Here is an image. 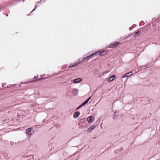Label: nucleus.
<instances>
[{
    "instance_id": "nucleus-1",
    "label": "nucleus",
    "mask_w": 160,
    "mask_h": 160,
    "mask_svg": "<svg viewBox=\"0 0 160 160\" xmlns=\"http://www.w3.org/2000/svg\"><path fill=\"white\" fill-rule=\"evenodd\" d=\"M34 132V130L32 128H29L26 130V134L27 135L30 137L31 135Z\"/></svg>"
},
{
    "instance_id": "nucleus-2",
    "label": "nucleus",
    "mask_w": 160,
    "mask_h": 160,
    "mask_svg": "<svg viewBox=\"0 0 160 160\" xmlns=\"http://www.w3.org/2000/svg\"><path fill=\"white\" fill-rule=\"evenodd\" d=\"M121 43L117 42H113L111 43L108 46L109 48H112L118 46Z\"/></svg>"
},
{
    "instance_id": "nucleus-3",
    "label": "nucleus",
    "mask_w": 160,
    "mask_h": 160,
    "mask_svg": "<svg viewBox=\"0 0 160 160\" xmlns=\"http://www.w3.org/2000/svg\"><path fill=\"white\" fill-rule=\"evenodd\" d=\"M96 55V53H94L93 54L91 55L90 56H88L87 57V58L84 59L83 61H87L89 59H90L91 57H94Z\"/></svg>"
},
{
    "instance_id": "nucleus-4",
    "label": "nucleus",
    "mask_w": 160,
    "mask_h": 160,
    "mask_svg": "<svg viewBox=\"0 0 160 160\" xmlns=\"http://www.w3.org/2000/svg\"><path fill=\"white\" fill-rule=\"evenodd\" d=\"M94 118L92 116H89L87 118V120L89 122H92L94 120Z\"/></svg>"
},
{
    "instance_id": "nucleus-5",
    "label": "nucleus",
    "mask_w": 160,
    "mask_h": 160,
    "mask_svg": "<svg viewBox=\"0 0 160 160\" xmlns=\"http://www.w3.org/2000/svg\"><path fill=\"white\" fill-rule=\"evenodd\" d=\"M115 77V75H113L111 77H110L108 79V82H111L113 80L114 78Z\"/></svg>"
},
{
    "instance_id": "nucleus-6",
    "label": "nucleus",
    "mask_w": 160,
    "mask_h": 160,
    "mask_svg": "<svg viewBox=\"0 0 160 160\" xmlns=\"http://www.w3.org/2000/svg\"><path fill=\"white\" fill-rule=\"evenodd\" d=\"M108 51H107L104 50L100 52L99 55L101 56H103L105 55H106L108 53Z\"/></svg>"
},
{
    "instance_id": "nucleus-7",
    "label": "nucleus",
    "mask_w": 160,
    "mask_h": 160,
    "mask_svg": "<svg viewBox=\"0 0 160 160\" xmlns=\"http://www.w3.org/2000/svg\"><path fill=\"white\" fill-rule=\"evenodd\" d=\"M80 113L79 112H75L73 114V117L74 118H77L80 115Z\"/></svg>"
},
{
    "instance_id": "nucleus-8",
    "label": "nucleus",
    "mask_w": 160,
    "mask_h": 160,
    "mask_svg": "<svg viewBox=\"0 0 160 160\" xmlns=\"http://www.w3.org/2000/svg\"><path fill=\"white\" fill-rule=\"evenodd\" d=\"M96 127L95 125L92 126L90 128H88V132H90L92 130H93Z\"/></svg>"
},
{
    "instance_id": "nucleus-9",
    "label": "nucleus",
    "mask_w": 160,
    "mask_h": 160,
    "mask_svg": "<svg viewBox=\"0 0 160 160\" xmlns=\"http://www.w3.org/2000/svg\"><path fill=\"white\" fill-rule=\"evenodd\" d=\"M82 81V80L80 78H77L75 79L74 80V83H77L79 82Z\"/></svg>"
},
{
    "instance_id": "nucleus-10",
    "label": "nucleus",
    "mask_w": 160,
    "mask_h": 160,
    "mask_svg": "<svg viewBox=\"0 0 160 160\" xmlns=\"http://www.w3.org/2000/svg\"><path fill=\"white\" fill-rule=\"evenodd\" d=\"M132 73V72H129V73H126L125 74L123 75V76L122 77V78H124L125 77H128V76H131L132 75V74H131L129 75V76L128 75L129 74V73Z\"/></svg>"
},
{
    "instance_id": "nucleus-11",
    "label": "nucleus",
    "mask_w": 160,
    "mask_h": 160,
    "mask_svg": "<svg viewBox=\"0 0 160 160\" xmlns=\"http://www.w3.org/2000/svg\"><path fill=\"white\" fill-rule=\"evenodd\" d=\"M88 101L87 99L83 103H82V105H85L88 102Z\"/></svg>"
},
{
    "instance_id": "nucleus-12",
    "label": "nucleus",
    "mask_w": 160,
    "mask_h": 160,
    "mask_svg": "<svg viewBox=\"0 0 160 160\" xmlns=\"http://www.w3.org/2000/svg\"><path fill=\"white\" fill-rule=\"evenodd\" d=\"M141 33V32L140 31H138L136 33H135V36L136 37V36H138V35H140V34Z\"/></svg>"
},
{
    "instance_id": "nucleus-13",
    "label": "nucleus",
    "mask_w": 160,
    "mask_h": 160,
    "mask_svg": "<svg viewBox=\"0 0 160 160\" xmlns=\"http://www.w3.org/2000/svg\"><path fill=\"white\" fill-rule=\"evenodd\" d=\"M77 65V64L76 63H75L74 64H72V65H70L69 66V67H75Z\"/></svg>"
},
{
    "instance_id": "nucleus-14",
    "label": "nucleus",
    "mask_w": 160,
    "mask_h": 160,
    "mask_svg": "<svg viewBox=\"0 0 160 160\" xmlns=\"http://www.w3.org/2000/svg\"><path fill=\"white\" fill-rule=\"evenodd\" d=\"M29 157L30 158V159H31L33 158V156L32 155H30L29 156Z\"/></svg>"
},
{
    "instance_id": "nucleus-15",
    "label": "nucleus",
    "mask_w": 160,
    "mask_h": 160,
    "mask_svg": "<svg viewBox=\"0 0 160 160\" xmlns=\"http://www.w3.org/2000/svg\"><path fill=\"white\" fill-rule=\"evenodd\" d=\"M91 97H92V96H91L90 97H89L87 100L88 101H89L91 99Z\"/></svg>"
},
{
    "instance_id": "nucleus-16",
    "label": "nucleus",
    "mask_w": 160,
    "mask_h": 160,
    "mask_svg": "<svg viewBox=\"0 0 160 160\" xmlns=\"http://www.w3.org/2000/svg\"><path fill=\"white\" fill-rule=\"evenodd\" d=\"M84 105H82V104L77 108V109H78L80 108H81V107H82V106H84Z\"/></svg>"
}]
</instances>
